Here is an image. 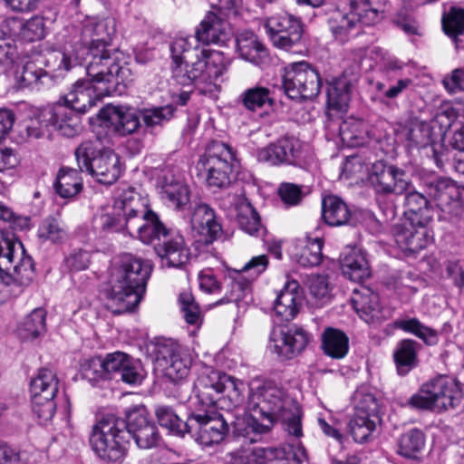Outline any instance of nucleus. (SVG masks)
Here are the masks:
<instances>
[{
    "mask_svg": "<svg viewBox=\"0 0 464 464\" xmlns=\"http://www.w3.org/2000/svg\"><path fill=\"white\" fill-rule=\"evenodd\" d=\"M244 419L250 443L257 442L270 432L276 422L281 421L289 435H303L301 409L296 401L273 382L251 383L246 401Z\"/></svg>",
    "mask_w": 464,
    "mask_h": 464,
    "instance_id": "obj_1",
    "label": "nucleus"
},
{
    "mask_svg": "<svg viewBox=\"0 0 464 464\" xmlns=\"http://www.w3.org/2000/svg\"><path fill=\"white\" fill-rule=\"evenodd\" d=\"M151 271L149 260L130 254L121 256L114 268L111 287L106 294L107 308L116 314L133 311L145 295Z\"/></svg>",
    "mask_w": 464,
    "mask_h": 464,
    "instance_id": "obj_2",
    "label": "nucleus"
},
{
    "mask_svg": "<svg viewBox=\"0 0 464 464\" xmlns=\"http://www.w3.org/2000/svg\"><path fill=\"white\" fill-rule=\"evenodd\" d=\"M198 443L211 446L221 442L231 429L236 438H242L250 443V436L246 429L244 419L235 414L218 411L209 408L199 412H192L184 425Z\"/></svg>",
    "mask_w": 464,
    "mask_h": 464,
    "instance_id": "obj_3",
    "label": "nucleus"
},
{
    "mask_svg": "<svg viewBox=\"0 0 464 464\" xmlns=\"http://www.w3.org/2000/svg\"><path fill=\"white\" fill-rule=\"evenodd\" d=\"M246 384L226 373L212 371L201 375L196 383L198 397L211 405L216 404L223 412L243 417L246 410L245 392Z\"/></svg>",
    "mask_w": 464,
    "mask_h": 464,
    "instance_id": "obj_4",
    "label": "nucleus"
},
{
    "mask_svg": "<svg viewBox=\"0 0 464 464\" xmlns=\"http://www.w3.org/2000/svg\"><path fill=\"white\" fill-rule=\"evenodd\" d=\"M114 33L115 23L112 19H88L82 24L81 47L75 51L55 52L47 61H53L55 71L68 72L82 63L86 53L108 50Z\"/></svg>",
    "mask_w": 464,
    "mask_h": 464,
    "instance_id": "obj_5",
    "label": "nucleus"
},
{
    "mask_svg": "<svg viewBox=\"0 0 464 464\" xmlns=\"http://www.w3.org/2000/svg\"><path fill=\"white\" fill-rule=\"evenodd\" d=\"M89 441L101 460L108 464H121L130 444L124 419L112 413L103 415L93 425Z\"/></svg>",
    "mask_w": 464,
    "mask_h": 464,
    "instance_id": "obj_6",
    "label": "nucleus"
},
{
    "mask_svg": "<svg viewBox=\"0 0 464 464\" xmlns=\"http://www.w3.org/2000/svg\"><path fill=\"white\" fill-rule=\"evenodd\" d=\"M86 53L91 57L87 66V77L97 84L100 93L121 95L131 81L130 71L121 63L120 53L110 50Z\"/></svg>",
    "mask_w": 464,
    "mask_h": 464,
    "instance_id": "obj_7",
    "label": "nucleus"
},
{
    "mask_svg": "<svg viewBox=\"0 0 464 464\" xmlns=\"http://www.w3.org/2000/svg\"><path fill=\"white\" fill-rule=\"evenodd\" d=\"M384 12L382 0H352L349 12L334 10L328 18L334 38L345 43L359 32V24L373 25Z\"/></svg>",
    "mask_w": 464,
    "mask_h": 464,
    "instance_id": "obj_8",
    "label": "nucleus"
},
{
    "mask_svg": "<svg viewBox=\"0 0 464 464\" xmlns=\"http://www.w3.org/2000/svg\"><path fill=\"white\" fill-rule=\"evenodd\" d=\"M75 157L80 169L91 174L101 184L111 185L121 175L119 155L103 147L99 140L82 142L75 150Z\"/></svg>",
    "mask_w": 464,
    "mask_h": 464,
    "instance_id": "obj_9",
    "label": "nucleus"
},
{
    "mask_svg": "<svg viewBox=\"0 0 464 464\" xmlns=\"http://www.w3.org/2000/svg\"><path fill=\"white\" fill-rule=\"evenodd\" d=\"M35 276L34 264L21 243L15 246L0 234V292L10 285L17 295L29 285Z\"/></svg>",
    "mask_w": 464,
    "mask_h": 464,
    "instance_id": "obj_10",
    "label": "nucleus"
},
{
    "mask_svg": "<svg viewBox=\"0 0 464 464\" xmlns=\"http://www.w3.org/2000/svg\"><path fill=\"white\" fill-rule=\"evenodd\" d=\"M462 397L463 392L457 380L440 375L423 383L420 392L409 399L408 405L413 409L440 412L456 408Z\"/></svg>",
    "mask_w": 464,
    "mask_h": 464,
    "instance_id": "obj_11",
    "label": "nucleus"
},
{
    "mask_svg": "<svg viewBox=\"0 0 464 464\" xmlns=\"http://www.w3.org/2000/svg\"><path fill=\"white\" fill-rule=\"evenodd\" d=\"M140 208V197L130 187H119L111 207L94 216L93 227L103 233L127 231L130 234L129 220Z\"/></svg>",
    "mask_w": 464,
    "mask_h": 464,
    "instance_id": "obj_12",
    "label": "nucleus"
},
{
    "mask_svg": "<svg viewBox=\"0 0 464 464\" xmlns=\"http://www.w3.org/2000/svg\"><path fill=\"white\" fill-rule=\"evenodd\" d=\"M176 108L172 105L160 107L143 108L139 110V114L130 108L114 106L109 109V119L114 130L126 136L134 133L140 127V117L148 128L162 126L174 116Z\"/></svg>",
    "mask_w": 464,
    "mask_h": 464,
    "instance_id": "obj_13",
    "label": "nucleus"
},
{
    "mask_svg": "<svg viewBox=\"0 0 464 464\" xmlns=\"http://www.w3.org/2000/svg\"><path fill=\"white\" fill-rule=\"evenodd\" d=\"M200 160L207 169V183L210 188L229 187L236 162V153L230 145L219 140L211 141Z\"/></svg>",
    "mask_w": 464,
    "mask_h": 464,
    "instance_id": "obj_14",
    "label": "nucleus"
},
{
    "mask_svg": "<svg viewBox=\"0 0 464 464\" xmlns=\"http://www.w3.org/2000/svg\"><path fill=\"white\" fill-rule=\"evenodd\" d=\"M58 385L56 373L47 367L41 368L36 377L31 381L32 410L42 424L47 423L54 416L56 403L53 399L58 392Z\"/></svg>",
    "mask_w": 464,
    "mask_h": 464,
    "instance_id": "obj_15",
    "label": "nucleus"
},
{
    "mask_svg": "<svg viewBox=\"0 0 464 464\" xmlns=\"http://www.w3.org/2000/svg\"><path fill=\"white\" fill-rule=\"evenodd\" d=\"M321 87L318 72L307 62L292 63L285 70L283 88L292 100H311L319 94Z\"/></svg>",
    "mask_w": 464,
    "mask_h": 464,
    "instance_id": "obj_16",
    "label": "nucleus"
},
{
    "mask_svg": "<svg viewBox=\"0 0 464 464\" xmlns=\"http://www.w3.org/2000/svg\"><path fill=\"white\" fill-rule=\"evenodd\" d=\"M268 258L266 255L252 257L240 270L229 272L226 278V295L215 303V305L237 303L250 293L252 282L267 267Z\"/></svg>",
    "mask_w": 464,
    "mask_h": 464,
    "instance_id": "obj_17",
    "label": "nucleus"
},
{
    "mask_svg": "<svg viewBox=\"0 0 464 464\" xmlns=\"http://www.w3.org/2000/svg\"><path fill=\"white\" fill-rule=\"evenodd\" d=\"M311 340L309 333L301 326H276L269 334L268 348L281 360L300 355Z\"/></svg>",
    "mask_w": 464,
    "mask_h": 464,
    "instance_id": "obj_18",
    "label": "nucleus"
},
{
    "mask_svg": "<svg viewBox=\"0 0 464 464\" xmlns=\"http://www.w3.org/2000/svg\"><path fill=\"white\" fill-rule=\"evenodd\" d=\"M421 185L437 207L450 216H459L462 209L461 192L457 183L450 178L427 175L421 178Z\"/></svg>",
    "mask_w": 464,
    "mask_h": 464,
    "instance_id": "obj_19",
    "label": "nucleus"
},
{
    "mask_svg": "<svg viewBox=\"0 0 464 464\" xmlns=\"http://www.w3.org/2000/svg\"><path fill=\"white\" fill-rule=\"evenodd\" d=\"M265 28L268 38L276 48L295 52V48L301 44L302 23L293 14H274L266 19Z\"/></svg>",
    "mask_w": 464,
    "mask_h": 464,
    "instance_id": "obj_20",
    "label": "nucleus"
},
{
    "mask_svg": "<svg viewBox=\"0 0 464 464\" xmlns=\"http://www.w3.org/2000/svg\"><path fill=\"white\" fill-rule=\"evenodd\" d=\"M368 180L378 195H402L411 189V182L404 169L377 160L369 169Z\"/></svg>",
    "mask_w": 464,
    "mask_h": 464,
    "instance_id": "obj_21",
    "label": "nucleus"
},
{
    "mask_svg": "<svg viewBox=\"0 0 464 464\" xmlns=\"http://www.w3.org/2000/svg\"><path fill=\"white\" fill-rule=\"evenodd\" d=\"M224 208H232L239 227L251 236H257L262 228L260 216L245 196L243 189L235 186L222 199Z\"/></svg>",
    "mask_w": 464,
    "mask_h": 464,
    "instance_id": "obj_22",
    "label": "nucleus"
},
{
    "mask_svg": "<svg viewBox=\"0 0 464 464\" xmlns=\"http://www.w3.org/2000/svg\"><path fill=\"white\" fill-rule=\"evenodd\" d=\"M301 141L293 137L285 136L256 151L259 162L271 166L295 165L301 156Z\"/></svg>",
    "mask_w": 464,
    "mask_h": 464,
    "instance_id": "obj_23",
    "label": "nucleus"
},
{
    "mask_svg": "<svg viewBox=\"0 0 464 464\" xmlns=\"http://www.w3.org/2000/svg\"><path fill=\"white\" fill-rule=\"evenodd\" d=\"M130 235H137L145 244H150L155 239L162 241L169 232L159 219L156 213L148 210L140 199V208L132 214L129 220Z\"/></svg>",
    "mask_w": 464,
    "mask_h": 464,
    "instance_id": "obj_24",
    "label": "nucleus"
},
{
    "mask_svg": "<svg viewBox=\"0 0 464 464\" xmlns=\"http://www.w3.org/2000/svg\"><path fill=\"white\" fill-rule=\"evenodd\" d=\"M230 24L213 12H208L195 29V38L206 45H226L232 39Z\"/></svg>",
    "mask_w": 464,
    "mask_h": 464,
    "instance_id": "obj_25",
    "label": "nucleus"
},
{
    "mask_svg": "<svg viewBox=\"0 0 464 464\" xmlns=\"http://www.w3.org/2000/svg\"><path fill=\"white\" fill-rule=\"evenodd\" d=\"M104 96L111 95L110 93H100L97 90V84L87 78L78 80L62 99L63 100V103L73 111L85 113Z\"/></svg>",
    "mask_w": 464,
    "mask_h": 464,
    "instance_id": "obj_26",
    "label": "nucleus"
},
{
    "mask_svg": "<svg viewBox=\"0 0 464 464\" xmlns=\"http://www.w3.org/2000/svg\"><path fill=\"white\" fill-rule=\"evenodd\" d=\"M191 226L198 235V241L205 245L212 244L222 235L220 218L213 208L205 203L198 204L192 213Z\"/></svg>",
    "mask_w": 464,
    "mask_h": 464,
    "instance_id": "obj_27",
    "label": "nucleus"
},
{
    "mask_svg": "<svg viewBox=\"0 0 464 464\" xmlns=\"http://www.w3.org/2000/svg\"><path fill=\"white\" fill-rule=\"evenodd\" d=\"M157 255L168 266L181 267L190 258V250L183 236L169 233L155 246Z\"/></svg>",
    "mask_w": 464,
    "mask_h": 464,
    "instance_id": "obj_28",
    "label": "nucleus"
},
{
    "mask_svg": "<svg viewBox=\"0 0 464 464\" xmlns=\"http://www.w3.org/2000/svg\"><path fill=\"white\" fill-rule=\"evenodd\" d=\"M427 225L404 221L395 233L397 244L411 253H417L424 249L432 240Z\"/></svg>",
    "mask_w": 464,
    "mask_h": 464,
    "instance_id": "obj_29",
    "label": "nucleus"
},
{
    "mask_svg": "<svg viewBox=\"0 0 464 464\" xmlns=\"http://www.w3.org/2000/svg\"><path fill=\"white\" fill-rule=\"evenodd\" d=\"M343 274L351 281L361 283L370 276V266L365 253L358 247L347 246L340 256Z\"/></svg>",
    "mask_w": 464,
    "mask_h": 464,
    "instance_id": "obj_30",
    "label": "nucleus"
},
{
    "mask_svg": "<svg viewBox=\"0 0 464 464\" xmlns=\"http://www.w3.org/2000/svg\"><path fill=\"white\" fill-rule=\"evenodd\" d=\"M171 72L172 78L179 85H209L206 73V63L202 57L201 50L196 53V61L171 66Z\"/></svg>",
    "mask_w": 464,
    "mask_h": 464,
    "instance_id": "obj_31",
    "label": "nucleus"
},
{
    "mask_svg": "<svg viewBox=\"0 0 464 464\" xmlns=\"http://www.w3.org/2000/svg\"><path fill=\"white\" fill-rule=\"evenodd\" d=\"M298 287L297 281H287L275 300V313L283 321L293 320L299 311L302 297Z\"/></svg>",
    "mask_w": 464,
    "mask_h": 464,
    "instance_id": "obj_32",
    "label": "nucleus"
},
{
    "mask_svg": "<svg viewBox=\"0 0 464 464\" xmlns=\"http://www.w3.org/2000/svg\"><path fill=\"white\" fill-rule=\"evenodd\" d=\"M160 196L166 203L175 208L183 209L189 201V191L187 185L174 176L165 174L160 179Z\"/></svg>",
    "mask_w": 464,
    "mask_h": 464,
    "instance_id": "obj_33",
    "label": "nucleus"
},
{
    "mask_svg": "<svg viewBox=\"0 0 464 464\" xmlns=\"http://www.w3.org/2000/svg\"><path fill=\"white\" fill-rule=\"evenodd\" d=\"M53 130L64 137H74L82 130L80 117L61 101L53 105Z\"/></svg>",
    "mask_w": 464,
    "mask_h": 464,
    "instance_id": "obj_34",
    "label": "nucleus"
},
{
    "mask_svg": "<svg viewBox=\"0 0 464 464\" xmlns=\"http://www.w3.org/2000/svg\"><path fill=\"white\" fill-rule=\"evenodd\" d=\"M421 345L415 340L400 341L393 351V360L399 375L405 376L419 364L418 353Z\"/></svg>",
    "mask_w": 464,
    "mask_h": 464,
    "instance_id": "obj_35",
    "label": "nucleus"
},
{
    "mask_svg": "<svg viewBox=\"0 0 464 464\" xmlns=\"http://www.w3.org/2000/svg\"><path fill=\"white\" fill-rule=\"evenodd\" d=\"M236 47L239 56L254 64H261L267 57L266 47L251 31H242L236 37Z\"/></svg>",
    "mask_w": 464,
    "mask_h": 464,
    "instance_id": "obj_36",
    "label": "nucleus"
},
{
    "mask_svg": "<svg viewBox=\"0 0 464 464\" xmlns=\"http://www.w3.org/2000/svg\"><path fill=\"white\" fill-rule=\"evenodd\" d=\"M404 194L405 214L408 216L405 221L429 224L433 218V208L427 198L416 190L410 191L409 189Z\"/></svg>",
    "mask_w": 464,
    "mask_h": 464,
    "instance_id": "obj_37",
    "label": "nucleus"
},
{
    "mask_svg": "<svg viewBox=\"0 0 464 464\" xmlns=\"http://www.w3.org/2000/svg\"><path fill=\"white\" fill-rule=\"evenodd\" d=\"M402 135L409 148H426L433 142L432 128L425 121L413 119L402 129Z\"/></svg>",
    "mask_w": 464,
    "mask_h": 464,
    "instance_id": "obj_38",
    "label": "nucleus"
},
{
    "mask_svg": "<svg viewBox=\"0 0 464 464\" xmlns=\"http://www.w3.org/2000/svg\"><path fill=\"white\" fill-rule=\"evenodd\" d=\"M323 241L320 238L300 240L292 253L293 259L304 267H313L323 260Z\"/></svg>",
    "mask_w": 464,
    "mask_h": 464,
    "instance_id": "obj_39",
    "label": "nucleus"
},
{
    "mask_svg": "<svg viewBox=\"0 0 464 464\" xmlns=\"http://www.w3.org/2000/svg\"><path fill=\"white\" fill-rule=\"evenodd\" d=\"M322 216L333 227L347 225L352 218L348 205L339 197L327 196L322 202Z\"/></svg>",
    "mask_w": 464,
    "mask_h": 464,
    "instance_id": "obj_40",
    "label": "nucleus"
},
{
    "mask_svg": "<svg viewBox=\"0 0 464 464\" xmlns=\"http://www.w3.org/2000/svg\"><path fill=\"white\" fill-rule=\"evenodd\" d=\"M360 317L367 324H379L383 318L379 295L369 289L354 301Z\"/></svg>",
    "mask_w": 464,
    "mask_h": 464,
    "instance_id": "obj_41",
    "label": "nucleus"
},
{
    "mask_svg": "<svg viewBox=\"0 0 464 464\" xmlns=\"http://www.w3.org/2000/svg\"><path fill=\"white\" fill-rule=\"evenodd\" d=\"M353 84V80L344 73L333 78L326 89L328 105L335 110H343L350 99Z\"/></svg>",
    "mask_w": 464,
    "mask_h": 464,
    "instance_id": "obj_42",
    "label": "nucleus"
},
{
    "mask_svg": "<svg viewBox=\"0 0 464 464\" xmlns=\"http://www.w3.org/2000/svg\"><path fill=\"white\" fill-rule=\"evenodd\" d=\"M322 349L333 359L343 358L349 350V338L341 330L328 327L322 334Z\"/></svg>",
    "mask_w": 464,
    "mask_h": 464,
    "instance_id": "obj_43",
    "label": "nucleus"
},
{
    "mask_svg": "<svg viewBox=\"0 0 464 464\" xmlns=\"http://www.w3.org/2000/svg\"><path fill=\"white\" fill-rule=\"evenodd\" d=\"M396 329L411 334L420 339L426 345L433 346L439 343V333L422 324L418 318H401L393 323Z\"/></svg>",
    "mask_w": 464,
    "mask_h": 464,
    "instance_id": "obj_44",
    "label": "nucleus"
},
{
    "mask_svg": "<svg viewBox=\"0 0 464 464\" xmlns=\"http://www.w3.org/2000/svg\"><path fill=\"white\" fill-rule=\"evenodd\" d=\"M239 102L249 111L272 107L275 103L273 92L264 86L256 85L245 90L239 95Z\"/></svg>",
    "mask_w": 464,
    "mask_h": 464,
    "instance_id": "obj_45",
    "label": "nucleus"
},
{
    "mask_svg": "<svg viewBox=\"0 0 464 464\" xmlns=\"http://www.w3.org/2000/svg\"><path fill=\"white\" fill-rule=\"evenodd\" d=\"M46 312L43 308H35L19 324L17 331L24 340L36 339L46 332Z\"/></svg>",
    "mask_w": 464,
    "mask_h": 464,
    "instance_id": "obj_46",
    "label": "nucleus"
},
{
    "mask_svg": "<svg viewBox=\"0 0 464 464\" xmlns=\"http://www.w3.org/2000/svg\"><path fill=\"white\" fill-rule=\"evenodd\" d=\"M82 188V179L76 169H60L54 183L55 191L60 197L72 198L81 191Z\"/></svg>",
    "mask_w": 464,
    "mask_h": 464,
    "instance_id": "obj_47",
    "label": "nucleus"
},
{
    "mask_svg": "<svg viewBox=\"0 0 464 464\" xmlns=\"http://www.w3.org/2000/svg\"><path fill=\"white\" fill-rule=\"evenodd\" d=\"M206 63L208 84L216 85L217 81L227 71L229 59L222 52L201 49Z\"/></svg>",
    "mask_w": 464,
    "mask_h": 464,
    "instance_id": "obj_48",
    "label": "nucleus"
},
{
    "mask_svg": "<svg viewBox=\"0 0 464 464\" xmlns=\"http://www.w3.org/2000/svg\"><path fill=\"white\" fill-rule=\"evenodd\" d=\"M425 445V436L419 429H411L398 440L397 453L407 459H414Z\"/></svg>",
    "mask_w": 464,
    "mask_h": 464,
    "instance_id": "obj_49",
    "label": "nucleus"
},
{
    "mask_svg": "<svg viewBox=\"0 0 464 464\" xmlns=\"http://www.w3.org/2000/svg\"><path fill=\"white\" fill-rule=\"evenodd\" d=\"M42 241L62 243L67 239L68 233L63 223L53 217H47L40 224L37 231Z\"/></svg>",
    "mask_w": 464,
    "mask_h": 464,
    "instance_id": "obj_50",
    "label": "nucleus"
},
{
    "mask_svg": "<svg viewBox=\"0 0 464 464\" xmlns=\"http://www.w3.org/2000/svg\"><path fill=\"white\" fill-rule=\"evenodd\" d=\"M155 415L159 424L170 432L181 437L188 433V429L184 426L186 421L179 419L172 407L166 405L157 406Z\"/></svg>",
    "mask_w": 464,
    "mask_h": 464,
    "instance_id": "obj_51",
    "label": "nucleus"
},
{
    "mask_svg": "<svg viewBox=\"0 0 464 464\" xmlns=\"http://www.w3.org/2000/svg\"><path fill=\"white\" fill-rule=\"evenodd\" d=\"M190 366V357L182 351L177 355H174V357L166 362L160 367H162L167 378L172 382H178L183 380L188 375Z\"/></svg>",
    "mask_w": 464,
    "mask_h": 464,
    "instance_id": "obj_52",
    "label": "nucleus"
},
{
    "mask_svg": "<svg viewBox=\"0 0 464 464\" xmlns=\"http://www.w3.org/2000/svg\"><path fill=\"white\" fill-rule=\"evenodd\" d=\"M53 106L42 111L26 125V133L29 138L41 139L49 136L53 131Z\"/></svg>",
    "mask_w": 464,
    "mask_h": 464,
    "instance_id": "obj_53",
    "label": "nucleus"
},
{
    "mask_svg": "<svg viewBox=\"0 0 464 464\" xmlns=\"http://www.w3.org/2000/svg\"><path fill=\"white\" fill-rule=\"evenodd\" d=\"M355 413L368 416L372 420H381L379 411L380 406L377 399L364 388L355 391L353 394Z\"/></svg>",
    "mask_w": 464,
    "mask_h": 464,
    "instance_id": "obj_54",
    "label": "nucleus"
},
{
    "mask_svg": "<svg viewBox=\"0 0 464 464\" xmlns=\"http://www.w3.org/2000/svg\"><path fill=\"white\" fill-rule=\"evenodd\" d=\"M378 422L380 420H372L354 412L349 422L350 433L355 441L362 443L375 430Z\"/></svg>",
    "mask_w": 464,
    "mask_h": 464,
    "instance_id": "obj_55",
    "label": "nucleus"
},
{
    "mask_svg": "<svg viewBox=\"0 0 464 464\" xmlns=\"http://www.w3.org/2000/svg\"><path fill=\"white\" fill-rule=\"evenodd\" d=\"M170 57L172 65L178 66L188 62V55L191 52L199 53L198 45H193L190 36H179L173 39L169 45Z\"/></svg>",
    "mask_w": 464,
    "mask_h": 464,
    "instance_id": "obj_56",
    "label": "nucleus"
},
{
    "mask_svg": "<svg viewBox=\"0 0 464 464\" xmlns=\"http://www.w3.org/2000/svg\"><path fill=\"white\" fill-rule=\"evenodd\" d=\"M125 429L131 436L140 430L154 423L149 417L148 410L143 405L134 406L126 411Z\"/></svg>",
    "mask_w": 464,
    "mask_h": 464,
    "instance_id": "obj_57",
    "label": "nucleus"
},
{
    "mask_svg": "<svg viewBox=\"0 0 464 464\" xmlns=\"http://www.w3.org/2000/svg\"><path fill=\"white\" fill-rule=\"evenodd\" d=\"M180 352H182V350L179 344L170 338L159 337L155 338L152 343V353L160 366L163 365Z\"/></svg>",
    "mask_w": 464,
    "mask_h": 464,
    "instance_id": "obj_58",
    "label": "nucleus"
},
{
    "mask_svg": "<svg viewBox=\"0 0 464 464\" xmlns=\"http://www.w3.org/2000/svg\"><path fill=\"white\" fill-rule=\"evenodd\" d=\"M441 22L444 33L456 39L458 35L464 34V9L451 7L449 13L443 15Z\"/></svg>",
    "mask_w": 464,
    "mask_h": 464,
    "instance_id": "obj_59",
    "label": "nucleus"
},
{
    "mask_svg": "<svg viewBox=\"0 0 464 464\" xmlns=\"http://www.w3.org/2000/svg\"><path fill=\"white\" fill-rule=\"evenodd\" d=\"M277 193L287 208L300 205L306 195L304 191V186L291 182H282L278 187Z\"/></svg>",
    "mask_w": 464,
    "mask_h": 464,
    "instance_id": "obj_60",
    "label": "nucleus"
},
{
    "mask_svg": "<svg viewBox=\"0 0 464 464\" xmlns=\"http://www.w3.org/2000/svg\"><path fill=\"white\" fill-rule=\"evenodd\" d=\"M19 63H22V57L14 40L11 38L0 39V65L5 70H10Z\"/></svg>",
    "mask_w": 464,
    "mask_h": 464,
    "instance_id": "obj_61",
    "label": "nucleus"
},
{
    "mask_svg": "<svg viewBox=\"0 0 464 464\" xmlns=\"http://www.w3.org/2000/svg\"><path fill=\"white\" fill-rule=\"evenodd\" d=\"M48 77V73L44 69L38 67L34 62L27 61L23 66L19 79L21 87H29L43 84L44 80Z\"/></svg>",
    "mask_w": 464,
    "mask_h": 464,
    "instance_id": "obj_62",
    "label": "nucleus"
},
{
    "mask_svg": "<svg viewBox=\"0 0 464 464\" xmlns=\"http://www.w3.org/2000/svg\"><path fill=\"white\" fill-rule=\"evenodd\" d=\"M21 35L28 42L41 40L45 35V24L44 17L34 15L27 20L22 26Z\"/></svg>",
    "mask_w": 464,
    "mask_h": 464,
    "instance_id": "obj_63",
    "label": "nucleus"
},
{
    "mask_svg": "<svg viewBox=\"0 0 464 464\" xmlns=\"http://www.w3.org/2000/svg\"><path fill=\"white\" fill-rule=\"evenodd\" d=\"M276 450H281V454H276V460H283L285 464H302L306 460V452L301 445L286 444L281 447H276Z\"/></svg>",
    "mask_w": 464,
    "mask_h": 464,
    "instance_id": "obj_64",
    "label": "nucleus"
}]
</instances>
